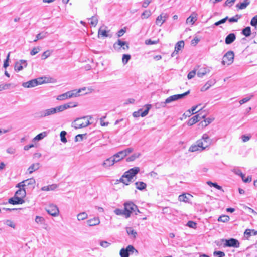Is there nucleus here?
<instances>
[{"instance_id": "1", "label": "nucleus", "mask_w": 257, "mask_h": 257, "mask_svg": "<svg viewBox=\"0 0 257 257\" xmlns=\"http://www.w3.org/2000/svg\"><path fill=\"white\" fill-rule=\"evenodd\" d=\"M140 171V168L137 167H134L126 171L119 181L126 185H128L132 181V180L136 174Z\"/></svg>"}, {"instance_id": "2", "label": "nucleus", "mask_w": 257, "mask_h": 257, "mask_svg": "<svg viewBox=\"0 0 257 257\" xmlns=\"http://www.w3.org/2000/svg\"><path fill=\"white\" fill-rule=\"evenodd\" d=\"M86 89V87H83L78 90H73L72 91H68L66 93L58 95L57 97V100L62 101L68 98L78 96H79V93H80L82 91L85 90Z\"/></svg>"}, {"instance_id": "3", "label": "nucleus", "mask_w": 257, "mask_h": 257, "mask_svg": "<svg viewBox=\"0 0 257 257\" xmlns=\"http://www.w3.org/2000/svg\"><path fill=\"white\" fill-rule=\"evenodd\" d=\"M124 211L125 213V218H127L131 216V214L134 212L135 215H137V213H140L139 210L137 206L132 202L128 201L124 204Z\"/></svg>"}, {"instance_id": "4", "label": "nucleus", "mask_w": 257, "mask_h": 257, "mask_svg": "<svg viewBox=\"0 0 257 257\" xmlns=\"http://www.w3.org/2000/svg\"><path fill=\"white\" fill-rule=\"evenodd\" d=\"M46 77H39L26 82H23L22 86L24 88H30L37 86L39 85L46 83Z\"/></svg>"}, {"instance_id": "5", "label": "nucleus", "mask_w": 257, "mask_h": 257, "mask_svg": "<svg viewBox=\"0 0 257 257\" xmlns=\"http://www.w3.org/2000/svg\"><path fill=\"white\" fill-rule=\"evenodd\" d=\"M58 112H60L59 107L42 110L37 113L38 116L40 118H45L49 117L52 115L55 114Z\"/></svg>"}, {"instance_id": "6", "label": "nucleus", "mask_w": 257, "mask_h": 257, "mask_svg": "<svg viewBox=\"0 0 257 257\" xmlns=\"http://www.w3.org/2000/svg\"><path fill=\"white\" fill-rule=\"evenodd\" d=\"M196 143L199 145L201 150L203 151L210 146L211 144V140L207 134H204L202 138L197 140Z\"/></svg>"}, {"instance_id": "7", "label": "nucleus", "mask_w": 257, "mask_h": 257, "mask_svg": "<svg viewBox=\"0 0 257 257\" xmlns=\"http://www.w3.org/2000/svg\"><path fill=\"white\" fill-rule=\"evenodd\" d=\"M87 117H83L76 119L73 123L72 126L75 129L83 128L88 126L90 123L86 119Z\"/></svg>"}, {"instance_id": "8", "label": "nucleus", "mask_w": 257, "mask_h": 257, "mask_svg": "<svg viewBox=\"0 0 257 257\" xmlns=\"http://www.w3.org/2000/svg\"><path fill=\"white\" fill-rule=\"evenodd\" d=\"M234 54L233 51H228L223 57L222 63L223 65H229L231 64L234 60Z\"/></svg>"}, {"instance_id": "9", "label": "nucleus", "mask_w": 257, "mask_h": 257, "mask_svg": "<svg viewBox=\"0 0 257 257\" xmlns=\"http://www.w3.org/2000/svg\"><path fill=\"white\" fill-rule=\"evenodd\" d=\"M134 251L138 253V251L132 245H128L126 248H122L120 251L121 257H128L130 253H133Z\"/></svg>"}, {"instance_id": "10", "label": "nucleus", "mask_w": 257, "mask_h": 257, "mask_svg": "<svg viewBox=\"0 0 257 257\" xmlns=\"http://www.w3.org/2000/svg\"><path fill=\"white\" fill-rule=\"evenodd\" d=\"M222 241L225 242L224 244L225 247L238 248L240 246V243L238 240L234 238L224 239L222 240Z\"/></svg>"}, {"instance_id": "11", "label": "nucleus", "mask_w": 257, "mask_h": 257, "mask_svg": "<svg viewBox=\"0 0 257 257\" xmlns=\"http://www.w3.org/2000/svg\"><path fill=\"white\" fill-rule=\"evenodd\" d=\"M113 48L115 50L119 51L121 48L124 50H128L129 46L126 42L118 39L117 41L114 44Z\"/></svg>"}, {"instance_id": "12", "label": "nucleus", "mask_w": 257, "mask_h": 257, "mask_svg": "<svg viewBox=\"0 0 257 257\" xmlns=\"http://www.w3.org/2000/svg\"><path fill=\"white\" fill-rule=\"evenodd\" d=\"M47 213L53 216H57L58 215L59 211L57 206L54 204H50L46 208Z\"/></svg>"}, {"instance_id": "13", "label": "nucleus", "mask_w": 257, "mask_h": 257, "mask_svg": "<svg viewBox=\"0 0 257 257\" xmlns=\"http://www.w3.org/2000/svg\"><path fill=\"white\" fill-rule=\"evenodd\" d=\"M190 93V91H188L183 94H176L174 95H172L169 97H168L166 99V102L167 103H171L173 101H176L177 100L182 99L184 98L185 96L187 95Z\"/></svg>"}, {"instance_id": "14", "label": "nucleus", "mask_w": 257, "mask_h": 257, "mask_svg": "<svg viewBox=\"0 0 257 257\" xmlns=\"http://www.w3.org/2000/svg\"><path fill=\"white\" fill-rule=\"evenodd\" d=\"M231 171L236 175L240 176L244 182L248 183L251 181L252 178L250 176H247L246 179H244V174H243L242 173L241 170L238 167L233 168V169L231 170Z\"/></svg>"}, {"instance_id": "15", "label": "nucleus", "mask_w": 257, "mask_h": 257, "mask_svg": "<svg viewBox=\"0 0 257 257\" xmlns=\"http://www.w3.org/2000/svg\"><path fill=\"white\" fill-rule=\"evenodd\" d=\"M27 66V61L25 60H20L15 64L14 69L16 71H20Z\"/></svg>"}, {"instance_id": "16", "label": "nucleus", "mask_w": 257, "mask_h": 257, "mask_svg": "<svg viewBox=\"0 0 257 257\" xmlns=\"http://www.w3.org/2000/svg\"><path fill=\"white\" fill-rule=\"evenodd\" d=\"M203 118H204V115H201L200 114L195 115L189 120L187 124L189 126H191Z\"/></svg>"}, {"instance_id": "17", "label": "nucleus", "mask_w": 257, "mask_h": 257, "mask_svg": "<svg viewBox=\"0 0 257 257\" xmlns=\"http://www.w3.org/2000/svg\"><path fill=\"white\" fill-rule=\"evenodd\" d=\"M8 202L13 205L22 204L24 203V200L21 197L14 196L9 199Z\"/></svg>"}, {"instance_id": "18", "label": "nucleus", "mask_w": 257, "mask_h": 257, "mask_svg": "<svg viewBox=\"0 0 257 257\" xmlns=\"http://www.w3.org/2000/svg\"><path fill=\"white\" fill-rule=\"evenodd\" d=\"M116 162V160L113 158V156L110 158L106 159L103 163L102 166L104 168H108L113 165Z\"/></svg>"}, {"instance_id": "19", "label": "nucleus", "mask_w": 257, "mask_h": 257, "mask_svg": "<svg viewBox=\"0 0 257 257\" xmlns=\"http://www.w3.org/2000/svg\"><path fill=\"white\" fill-rule=\"evenodd\" d=\"M77 106V103L76 102H69L64 105L58 106L60 111L62 112L64 110L72 107H75Z\"/></svg>"}, {"instance_id": "20", "label": "nucleus", "mask_w": 257, "mask_h": 257, "mask_svg": "<svg viewBox=\"0 0 257 257\" xmlns=\"http://www.w3.org/2000/svg\"><path fill=\"white\" fill-rule=\"evenodd\" d=\"M167 16L166 14H161L157 17L156 20V24L157 25L161 26L163 23L165 21Z\"/></svg>"}, {"instance_id": "21", "label": "nucleus", "mask_w": 257, "mask_h": 257, "mask_svg": "<svg viewBox=\"0 0 257 257\" xmlns=\"http://www.w3.org/2000/svg\"><path fill=\"white\" fill-rule=\"evenodd\" d=\"M100 222V220L98 217H94L87 221V223L89 226H94L98 225Z\"/></svg>"}, {"instance_id": "22", "label": "nucleus", "mask_w": 257, "mask_h": 257, "mask_svg": "<svg viewBox=\"0 0 257 257\" xmlns=\"http://www.w3.org/2000/svg\"><path fill=\"white\" fill-rule=\"evenodd\" d=\"M236 39V36L234 33H230L225 38V42L226 44H230L233 42Z\"/></svg>"}, {"instance_id": "23", "label": "nucleus", "mask_w": 257, "mask_h": 257, "mask_svg": "<svg viewBox=\"0 0 257 257\" xmlns=\"http://www.w3.org/2000/svg\"><path fill=\"white\" fill-rule=\"evenodd\" d=\"M113 158L116 160V162H118L121 160H122L124 158L126 157V156L124 155L122 151H120L117 153L114 154L113 155Z\"/></svg>"}, {"instance_id": "24", "label": "nucleus", "mask_w": 257, "mask_h": 257, "mask_svg": "<svg viewBox=\"0 0 257 257\" xmlns=\"http://www.w3.org/2000/svg\"><path fill=\"white\" fill-rule=\"evenodd\" d=\"M210 72L209 69L205 67H202L199 69L197 72V76L199 77H203L205 74Z\"/></svg>"}, {"instance_id": "25", "label": "nucleus", "mask_w": 257, "mask_h": 257, "mask_svg": "<svg viewBox=\"0 0 257 257\" xmlns=\"http://www.w3.org/2000/svg\"><path fill=\"white\" fill-rule=\"evenodd\" d=\"M40 167V164L39 163L32 164L30 166L28 169L29 174H32L33 172L38 170Z\"/></svg>"}, {"instance_id": "26", "label": "nucleus", "mask_w": 257, "mask_h": 257, "mask_svg": "<svg viewBox=\"0 0 257 257\" xmlns=\"http://www.w3.org/2000/svg\"><path fill=\"white\" fill-rule=\"evenodd\" d=\"M58 187V185L56 184H53L51 185H49L48 186H43L41 188V190L49 191H53L56 189Z\"/></svg>"}, {"instance_id": "27", "label": "nucleus", "mask_w": 257, "mask_h": 257, "mask_svg": "<svg viewBox=\"0 0 257 257\" xmlns=\"http://www.w3.org/2000/svg\"><path fill=\"white\" fill-rule=\"evenodd\" d=\"M191 197L192 196L189 194H183L179 196L178 200L180 201L188 202L189 200V198Z\"/></svg>"}, {"instance_id": "28", "label": "nucleus", "mask_w": 257, "mask_h": 257, "mask_svg": "<svg viewBox=\"0 0 257 257\" xmlns=\"http://www.w3.org/2000/svg\"><path fill=\"white\" fill-rule=\"evenodd\" d=\"M251 232H253V235H256L257 234V231L254 229H247L244 233V237L248 239L249 237L252 235Z\"/></svg>"}, {"instance_id": "29", "label": "nucleus", "mask_w": 257, "mask_h": 257, "mask_svg": "<svg viewBox=\"0 0 257 257\" xmlns=\"http://www.w3.org/2000/svg\"><path fill=\"white\" fill-rule=\"evenodd\" d=\"M26 193L24 188L19 189L15 193V196H18L23 199L26 196Z\"/></svg>"}, {"instance_id": "30", "label": "nucleus", "mask_w": 257, "mask_h": 257, "mask_svg": "<svg viewBox=\"0 0 257 257\" xmlns=\"http://www.w3.org/2000/svg\"><path fill=\"white\" fill-rule=\"evenodd\" d=\"M48 35V33L47 32L43 31L39 34H38L35 40H34V42H37L38 40L44 39Z\"/></svg>"}, {"instance_id": "31", "label": "nucleus", "mask_w": 257, "mask_h": 257, "mask_svg": "<svg viewBox=\"0 0 257 257\" xmlns=\"http://www.w3.org/2000/svg\"><path fill=\"white\" fill-rule=\"evenodd\" d=\"M135 185L136 188L139 190H143L147 187L146 184L143 182H136Z\"/></svg>"}, {"instance_id": "32", "label": "nucleus", "mask_w": 257, "mask_h": 257, "mask_svg": "<svg viewBox=\"0 0 257 257\" xmlns=\"http://www.w3.org/2000/svg\"><path fill=\"white\" fill-rule=\"evenodd\" d=\"M188 151L191 152H194L196 151H202L199 145L196 144L192 145L189 148Z\"/></svg>"}, {"instance_id": "33", "label": "nucleus", "mask_w": 257, "mask_h": 257, "mask_svg": "<svg viewBox=\"0 0 257 257\" xmlns=\"http://www.w3.org/2000/svg\"><path fill=\"white\" fill-rule=\"evenodd\" d=\"M25 182V186H31L33 188L34 187V185L35 184L36 181L35 180L32 178L25 180H24Z\"/></svg>"}, {"instance_id": "34", "label": "nucleus", "mask_w": 257, "mask_h": 257, "mask_svg": "<svg viewBox=\"0 0 257 257\" xmlns=\"http://www.w3.org/2000/svg\"><path fill=\"white\" fill-rule=\"evenodd\" d=\"M196 20H197L196 15L193 14L187 18V19L186 20V23H191V24H193Z\"/></svg>"}, {"instance_id": "35", "label": "nucleus", "mask_w": 257, "mask_h": 257, "mask_svg": "<svg viewBox=\"0 0 257 257\" xmlns=\"http://www.w3.org/2000/svg\"><path fill=\"white\" fill-rule=\"evenodd\" d=\"M242 34L246 37H249L251 34V28L249 26L245 27L242 30Z\"/></svg>"}, {"instance_id": "36", "label": "nucleus", "mask_w": 257, "mask_h": 257, "mask_svg": "<svg viewBox=\"0 0 257 257\" xmlns=\"http://www.w3.org/2000/svg\"><path fill=\"white\" fill-rule=\"evenodd\" d=\"M249 4V0H244L243 2L236 5V7L239 9H245Z\"/></svg>"}, {"instance_id": "37", "label": "nucleus", "mask_w": 257, "mask_h": 257, "mask_svg": "<svg viewBox=\"0 0 257 257\" xmlns=\"http://www.w3.org/2000/svg\"><path fill=\"white\" fill-rule=\"evenodd\" d=\"M214 81H208L201 89V91H205L208 90L213 84Z\"/></svg>"}, {"instance_id": "38", "label": "nucleus", "mask_w": 257, "mask_h": 257, "mask_svg": "<svg viewBox=\"0 0 257 257\" xmlns=\"http://www.w3.org/2000/svg\"><path fill=\"white\" fill-rule=\"evenodd\" d=\"M15 85L11 83H6L0 85V91L9 89L10 87H15Z\"/></svg>"}, {"instance_id": "39", "label": "nucleus", "mask_w": 257, "mask_h": 257, "mask_svg": "<svg viewBox=\"0 0 257 257\" xmlns=\"http://www.w3.org/2000/svg\"><path fill=\"white\" fill-rule=\"evenodd\" d=\"M87 217L88 215L85 212L80 213L77 216V219L79 221L84 220Z\"/></svg>"}, {"instance_id": "40", "label": "nucleus", "mask_w": 257, "mask_h": 257, "mask_svg": "<svg viewBox=\"0 0 257 257\" xmlns=\"http://www.w3.org/2000/svg\"><path fill=\"white\" fill-rule=\"evenodd\" d=\"M184 46V42L183 41H180L178 42L175 46V50L176 51L179 52L182 48H183Z\"/></svg>"}, {"instance_id": "41", "label": "nucleus", "mask_w": 257, "mask_h": 257, "mask_svg": "<svg viewBox=\"0 0 257 257\" xmlns=\"http://www.w3.org/2000/svg\"><path fill=\"white\" fill-rule=\"evenodd\" d=\"M47 135L46 132H42L38 135H37L34 138V141H39L43 139L44 137H45Z\"/></svg>"}, {"instance_id": "42", "label": "nucleus", "mask_w": 257, "mask_h": 257, "mask_svg": "<svg viewBox=\"0 0 257 257\" xmlns=\"http://www.w3.org/2000/svg\"><path fill=\"white\" fill-rule=\"evenodd\" d=\"M140 156V154L139 153H137L133 154L131 156L128 157L126 159L127 162H131L134 161L136 158H138Z\"/></svg>"}, {"instance_id": "43", "label": "nucleus", "mask_w": 257, "mask_h": 257, "mask_svg": "<svg viewBox=\"0 0 257 257\" xmlns=\"http://www.w3.org/2000/svg\"><path fill=\"white\" fill-rule=\"evenodd\" d=\"M90 19L91 20L90 24L92 26L95 27L97 25L98 21L97 16L95 15L92 16L91 18H90Z\"/></svg>"}, {"instance_id": "44", "label": "nucleus", "mask_w": 257, "mask_h": 257, "mask_svg": "<svg viewBox=\"0 0 257 257\" xmlns=\"http://www.w3.org/2000/svg\"><path fill=\"white\" fill-rule=\"evenodd\" d=\"M151 15V11L150 10H145L141 16L142 19H147Z\"/></svg>"}, {"instance_id": "45", "label": "nucleus", "mask_w": 257, "mask_h": 257, "mask_svg": "<svg viewBox=\"0 0 257 257\" xmlns=\"http://www.w3.org/2000/svg\"><path fill=\"white\" fill-rule=\"evenodd\" d=\"M131 59V55L129 54H123L122 56V61L124 65H125L127 63L128 61Z\"/></svg>"}, {"instance_id": "46", "label": "nucleus", "mask_w": 257, "mask_h": 257, "mask_svg": "<svg viewBox=\"0 0 257 257\" xmlns=\"http://www.w3.org/2000/svg\"><path fill=\"white\" fill-rule=\"evenodd\" d=\"M126 232L128 235H132L134 238L136 237L137 232L132 227L126 228Z\"/></svg>"}, {"instance_id": "47", "label": "nucleus", "mask_w": 257, "mask_h": 257, "mask_svg": "<svg viewBox=\"0 0 257 257\" xmlns=\"http://www.w3.org/2000/svg\"><path fill=\"white\" fill-rule=\"evenodd\" d=\"M67 134V133L65 131H62L61 132L60 136L61 137V141L63 143H66L67 142V139L66 138V135Z\"/></svg>"}, {"instance_id": "48", "label": "nucleus", "mask_w": 257, "mask_h": 257, "mask_svg": "<svg viewBox=\"0 0 257 257\" xmlns=\"http://www.w3.org/2000/svg\"><path fill=\"white\" fill-rule=\"evenodd\" d=\"M229 220V217L227 215H222L220 216L218 219V221L222 222H226Z\"/></svg>"}, {"instance_id": "49", "label": "nucleus", "mask_w": 257, "mask_h": 257, "mask_svg": "<svg viewBox=\"0 0 257 257\" xmlns=\"http://www.w3.org/2000/svg\"><path fill=\"white\" fill-rule=\"evenodd\" d=\"M241 15L237 14L232 18H230L229 19L228 18V20L230 23L236 22H237L238 20L241 18Z\"/></svg>"}, {"instance_id": "50", "label": "nucleus", "mask_w": 257, "mask_h": 257, "mask_svg": "<svg viewBox=\"0 0 257 257\" xmlns=\"http://www.w3.org/2000/svg\"><path fill=\"white\" fill-rule=\"evenodd\" d=\"M45 219L43 217L37 216L35 218V222L38 224H42L44 223Z\"/></svg>"}, {"instance_id": "51", "label": "nucleus", "mask_w": 257, "mask_h": 257, "mask_svg": "<svg viewBox=\"0 0 257 257\" xmlns=\"http://www.w3.org/2000/svg\"><path fill=\"white\" fill-rule=\"evenodd\" d=\"M115 214L117 215H124L125 217V213L124 210L120 209H116L114 211Z\"/></svg>"}, {"instance_id": "52", "label": "nucleus", "mask_w": 257, "mask_h": 257, "mask_svg": "<svg viewBox=\"0 0 257 257\" xmlns=\"http://www.w3.org/2000/svg\"><path fill=\"white\" fill-rule=\"evenodd\" d=\"M5 224L7 225V226L11 227L13 228H15L16 225L14 222L11 221V220H7L5 222Z\"/></svg>"}, {"instance_id": "53", "label": "nucleus", "mask_w": 257, "mask_h": 257, "mask_svg": "<svg viewBox=\"0 0 257 257\" xmlns=\"http://www.w3.org/2000/svg\"><path fill=\"white\" fill-rule=\"evenodd\" d=\"M213 255L217 257H224L225 254V253L221 251H215L213 252Z\"/></svg>"}, {"instance_id": "54", "label": "nucleus", "mask_w": 257, "mask_h": 257, "mask_svg": "<svg viewBox=\"0 0 257 257\" xmlns=\"http://www.w3.org/2000/svg\"><path fill=\"white\" fill-rule=\"evenodd\" d=\"M98 35H101L103 37H108L107 31L105 30L100 28L98 31Z\"/></svg>"}, {"instance_id": "55", "label": "nucleus", "mask_w": 257, "mask_h": 257, "mask_svg": "<svg viewBox=\"0 0 257 257\" xmlns=\"http://www.w3.org/2000/svg\"><path fill=\"white\" fill-rule=\"evenodd\" d=\"M40 50V48L39 47H34L30 52V54L32 56L35 55L37 54Z\"/></svg>"}, {"instance_id": "56", "label": "nucleus", "mask_w": 257, "mask_h": 257, "mask_svg": "<svg viewBox=\"0 0 257 257\" xmlns=\"http://www.w3.org/2000/svg\"><path fill=\"white\" fill-rule=\"evenodd\" d=\"M228 17L227 16L225 18L220 20V21L215 22L214 25L216 26H219L221 24L224 23L227 21V20H228Z\"/></svg>"}, {"instance_id": "57", "label": "nucleus", "mask_w": 257, "mask_h": 257, "mask_svg": "<svg viewBox=\"0 0 257 257\" xmlns=\"http://www.w3.org/2000/svg\"><path fill=\"white\" fill-rule=\"evenodd\" d=\"M86 134H78L75 136V141L78 142V141H81L83 140V136H85Z\"/></svg>"}, {"instance_id": "58", "label": "nucleus", "mask_w": 257, "mask_h": 257, "mask_svg": "<svg viewBox=\"0 0 257 257\" xmlns=\"http://www.w3.org/2000/svg\"><path fill=\"white\" fill-rule=\"evenodd\" d=\"M16 149L12 147H9L6 150V152L7 153L12 154V155L16 153Z\"/></svg>"}, {"instance_id": "59", "label": "nucleus", "mask_w": 257, "mask_h": 257, "mask_svg": "<svg viewBox=\"0 0 257 257\" xmlns=\"http://www.w3.org/2000/svg\"><path fill=\"white\" fill-rule=\"evenodd\" d=\"M10 54V52H9L8 54L7 58H6V60L4 62L3 67L5 68H6L7 67L9 66V60Z\"/></svg>"}, {"instance_id": "60", "label": "nucleus", "mask_w": 257, "mask_h": 257, "mask_svg": "<svg viewBox=\"0 0 257 257\" xmlns=\"http://www.w3.org/2000/svg\"><path fill=\"white\" fill-rule=\"evenodd\" d=\"M250 24L252 26H254L255 28H256V26H257V15H255V16H254L253 17V18L252 19V20L251 21Z\"/></svg>"}, {"instance_id": "61", "label": "nucleus", "mask_w": 257, "mask_h": 257, "mask_svg": "<svg viewBox=\"0 0 257 257\" xmlns=\"http://www.w3.org/2000/svg\"><path fill=\"white\" fill-rule=\"evenodd\" d=\"M187 225L192 228H195L196 227L197 224L192 221H189L187 222Z\"/></svg>"}, {"instance_id": "62", "label": "nucleus", "mask_w": 257, "mask_h": 257, "mask_svg": "<svg viewBox=\"0 0 257 257\" xmlns=\"http://www.w3.org/2000/svg\"><path fill=\"white\" fill-rule=\"evenodd\" d=\"M134 149L132 148H128L126 149L122 150L124 155L126 156L133 151Z\"/></svg>"}, {"instance_id": "63", "label": "nucleus", "mask_w": 257, "mask_h": 257, "mask_svg": "<svg viewBox=\"0 0 257 257\" xmlns=\"http://www.w3.org/2000/svg\"><path fill=\"white\" fill-rule=\"evenodd\" d=\"M196 74V71L195 70H192L191 72H190L188 75L187 78L188 79H191L193 78Z\"/></svg>"}, {"instance_id": "64", "label": "nucleus", "mask_w": 257, "mask_h": 257, "mask_svg": "<svg viewBox=\"0 0 257 257\" xmlns=\"http://www.w3.org/2000/svg\"><path fill=\"white\" fill-rule=\"evenodd\" d=\"M235 1L236 0H226L225 2L224 5L231 7L234 4Z\"/></svg>"}]
</instances>
